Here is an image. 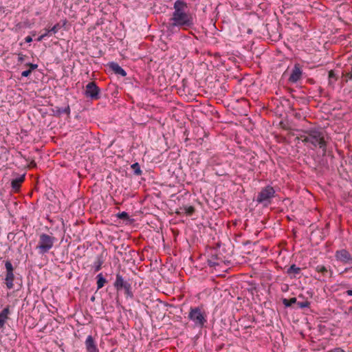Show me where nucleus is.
<instances>
[{"mask_svg": "<svg viewBox=\"0 0 352 352\" xmlns=\"http://www.w3.org/2000/svg\"><path fill=\"white\" fill-rule=\"evenodd\" d=\"M187 3L183 0H177L174 3V12L170 18L172 21L168 29L173 30L175 27H180L184 30L190 29L194 25L192 14L187 12Z\"/></svg>", "mask_w": 352, "mask_h": 352, "instance_id": "obj_1", "label": "nucleus"}, {"mask_svg": "<svg viewBox=\"0 0 352 352\" xmlns=\"http://www.w3.org/2000/svg\"><path fill=\"white\" fill-rule=\"evenodd\" d=\"M307 136L302 140L303 142L311 143L314 146H319L323 150V155L326 153V142L324 140L323 134L318 130H309L305 132Z\"/></svg>", "mask_w": 352, "mask_h": 352, "instance_id": "obj_2", "label": "nucleus"}, {"mask_svg": "<svg viewBox=\"0 0 352 352\" xmlns=\"http://www.w3.org/2000/svg\"><path fill=\"white\" fill-rule=\"evenodd\" d=\"M113 286L117 292L124 291V294L127 298H133L134 296L132 292L131 283L130 282V280L126 279L120 273L116 274Z\"/></svg>", "mask_w": 352, "mask_h": 352, "instance_id": "obj_3", "label": "nucleus"}, {"mask_svg": "<svg viewBox=\"0 0 352 352\" xmlns=\"http://www.w3.org/2000/svg\"><path fill=\"white\" fill-rule=\"evenodd\" d=\"M55 241V237L47 234L43 233L39 236V241L36 246V249L38 250L40 254H45L52 249Z\"/></svg>", "mask_w": 352, "mask_h": 352, "instance_id": "obj_4", "label": "nucleus"}, {"mask_svg": "<svg viewBox=\"0 0 352 352\" xmlns=\"http://www.w3.org/2000/svg\"><path fill=\"white\" fill-rule=\"evenodd\" d=\"M275 190L273 187L267 186L263 188L261 192L258 193L256 197V201L259 204H264L267 206V204L270 203V199L274 197Z\"/></svg>", "mask_w": 352, "mask_h": 352, "instance_id": "obj_5", "label": "nucleus"}, {"mask_svg": "<svg viewBox=\"0 0 352 352\" xmlns=\"http://www.w3.org/2000/svg\"><path fill=\"white\" fill-rule=\"evenodd\" d=\"M205 317L206 316L200 308H190L188 318L190 320L193 321L197 326L202 327L204 325L205 322H206Z\"/></svg>", "mask_w": 352, "mask_h": 352, "instance_id": "obj_6", "label": "nucleus"}, {"mask_svg": "<svg viewBox=\"0 0 352 352\" xmlns=\"http://www.w3.org/2000/svg\"><path fill=\"white\" fill-rule=\"evenodd\" d=\"M100 89L95 82H89L85 87V96L91 100H98L100 98Z\"/></svg>", "mask_w": 352, "mask_h": 352, "instance_id": "obj_7", "label": "nucleus"}, {"mask_svg": "<svg viewBox=\"0 0 352 352\" xmlns=\"http://www.w3.org/2000/svg\"><path fill=\"white\" fill-rule=\"evenodd\" d=\"M336 257L337 260L344 263H352V256L350 253L346 250H340L336 252Z\"/></svg>", "mask_w": 352, "mask_h": 352, "instance_id": "obj_8", "label": "nucleus"}, {"mask_svg": "<svg viewBox=\"0 0 352 352\" xmlns=\"http://www.w3.org/2000/svg\"><path fill=\"white\" fill-rule=\"evenodd\" d=\"M302 76V70L299 64H295L292 72L289 78V81L294 83L296 82Z\"/></svg>", "mask_w": 352, "mask_h": 352, "instance_id": "obj_9", "label": "nucleus"}, {"mask_svg": "<svg viewBox=\"0 0 352 352\" xmlns=\"http://www.w3.org/2000/svg\"><path fill=\"white\" fill-rule=\"evenodd\" d=\"M85 344L87 352H99L96 342L91 336H87Z\"/></svg>", "mask_w": 352, "mask_h": 352, "instance_id": "obj_10", "label": "nucleus"}, {"mask_svg": "<svg viewBox=\"0 0 352 352\" xmlns=\"http://www.w3.org/2000/svg\"><path fill=\"white\" fill-rule=\"evenodd\" d=\"M108 66L116 74H118L122 76H125L126 75V72L117 63L111 62L108 64Z\"/></svg>", "mask_w": 352, "mask_h": 352, "instance_id": "obj_11", "label": "nucleus"}, {"mask_svg": "<svg viewBox=\"0 0 352 352\" xmlns=\"http://www.w3.org/2000/svg\"><path fill=\"white\" fill-rule=\"evenodd\" d=\"M286 272L291 278H296L300 274L301 268L293 264L287 269Z\"/></svg>", "mask_w": 352, "mask_h": 352, "instance_id": "obj_12", "label": "nucleus"}, {"mask_svg": "<svg viewBox=\"0 0 352 352\" xmlns=\"http://www.w3.org/2000/svg\"><path fill=\"white\" fill-rule=\"evenodd\" d=\"M25 175H21L18 177L13 179L11 182V187L14 191H18L21 187V184L24 181Z\"/></svg>", "mask_w": 352, "mask_h": 352, "instance_id": "obj_13", "label": "nucleus"}, {"mask_svg": "<svg viewBox=\"0 0 352 352\" xmlns=\"http://www.w3.org/2000/svg\"><path fill=\"white\" fill-rule=\"evenodd\" d=\"M9 314H10L9 306H7L6 307H5L0 313V328L3 327Z\"/></svg>", "mask_w": 352, "mask_h": 352, "instance_id": "obj_14", "label": "nucleus"}, {"mask_svg": "<svg viewBox=\"0 0 352 352\" xmlns=\"http://www.w3.org/2000/svg\"><path fill=\"white\" fill-rule=\"evenodd\" d=\"M316 270L322 274L324 277H331L333 272L331 270H328L327 268L324 265H317Z\"/></svg>", "mask_w": 352, "mask_h": 352, "instance_id": "obj_15", "label": "nucleus"}, {"mask_svg": "<svg viewBox=\"0 0 352 352\" xmlns=\"http://www.w3.org/2000/svg\"><path fill=\"white\" fill-rule=\"evenodd\" d=\"M14 279V276L13 272H6L5 280H6V285L8 289H11L13 288Z\"/></svg>", "mask_w": 352, "mask_h": 352, "instance_id": "obj_16", "label": "nucleus"}, {"mask_svg": "<svg viewBox=\"0 0 352 352\" xmlns=\"http://www.w3.org/2000/svg\"><path fill=\"white\" fill-rule=\"evenodd\" d=\"M53 111L54 113V116H60L63 113H66L67 115L69 116L70 113V107L69 104H67L64 108L56 107V109L53 110Z\"/></svg>", "mask_w": 352, "mask_h": 352, "instance_id": "obj_17", "label": "nucleus"}, {"mask_svg": "<svg viewBox=\"0 0 352 352\" xmlns=\"http://www.w3.org/2000/svg\"><path fill=\"white\" fill-rule=\"evenodd\" d=\"M103 263H104V259H103L102 254L98 256L96 258V261L94 262V270L96 272H98L99 270H101Z\"/></svg>", "mask_w": 352, "mask_h": 352, "instance_id": "obj_18", "label": "nucleus"}, {"mask_svg": "<svg viewBox=\"0 0 352 352\" xmlns=\"http://www.w3.org/2000/svg\"><path fill=\"white\" fill-rule=\"evenodd\" d=\"M97 289H100L103 287L104 285L107 283L106 278L100 273L97 275Z\"/></svg>", "mask_w": 352, "mask_h": 352, "instance_id": "obj_19", "label": "nucleus"}, {"mask_svg": "<svg viewBox=\"0 0 352 352\" xmlns=\"http://www.w3.org/2000/svg\"><path fill=\"white\" fill-rule=\"evenodd\" d=\"M296 303H297V298L295 297L291 298L289 299H287V298L283 299V304L287 307H292L293 305L296 304Z\"/></svg>", "mask_w": 352, "mask_h": 352, "instance_id": "obj_20", "label": "nucleus"}, {"mask_svg": "<svg viewBox=\"0 0 352 352\" xmlns=\"http://www.w3.org/2000/svg\"><path fill=\"white\" fill-rule=\"evenodd\" d=\"M338 80V76L335 73L333 70H330L329 72V84L330 85H333V80L336 81Z\"/></svg>", "mask_w": 352, "mask_h": 352, "instance_id": "obj_21", "label": "nucleus"}, {"mask_svg": "<svg viewBox=\"0 0 352 352\" xmlns=\"http://www.w3.org/2000/svg\"><path fill=\"white\" fill-rule=\"evenodd\" d=\"M131 168L133 170L134 174L136 175H142V170L140 168V166L138 162H135L131 165Z\"/></svg>", "mask_w": 352, "mask_h": 352, "instance_id": "obj_22", "label": "nucleus"}, {"mask_svg": "<svg viewBox=\"0 0 352 352\" xmlns=\"http://www.w3.org/2000/svg\"><path fill=\"white\" fill-rule=\"evenodd\" d=\"M116 217L118 218L124 220V221H131L129 214L126 212H122L118 213L116 214Z\"/></svg>", "mask_w": 352, "mask_h": 352, "instance_id": "obj_23", "label": "nucleus"}, {"mask_svg": "<svg viewBox=\"0 0 352 352\" xmlns=\"http://www.w3.org/2000/svg\"><path fill=\"white\" fill-rule=\"evenodd\" d=\"M218 259L217 255H212L211 256V258L208 260V264L210 267H215L217 265H219V263L215 262L214 260Z\"/></svg>", "mask_w": 352, "mask_h": 352, "instance_id": "obj_24", "label": "nucleus"}, {"mask_svg": "<svg viewBox=\"0 0 352 352\" xmlns=\"http://www.w3.org/2000/svg\"><path fill=\"white\" fill-rule=\"evenodd\" d=\"M184 210L185 211V213L188 216H191L195 211V208L191 206L184 207Z\"/></svg>", "mask_w": 352, "mask_h": 352, "instance_id": "obj_25", "label": "nucleus"}, {"mask_svg": "<svg viewBox=\"0 0 352 352\" xmlns=\"http://www.w3.org/2000/svg\"><path fill=\"white\" fill-rule=\"evenodd\" d=\"M6 272H12L14 271L13 266L10 261H6L5 263Z\"/></svg>", "mask_w": 352, "mask_h": 352, "instance_id": "obj_26", "label": "nucleus"}, {"mask_svg": "<svg viewBox=\"0 0 352 352\" xmlns=\"http://www.w3.org/2000/svg\"><path fill=\"white\" fill-rule=\"evenodd\" d=\"M296 305L300 308H305V307H308L309 306L310 302L309 301H307V300H305V301H302V302L297 301Z\"/></svg>", "mask_w": 352, "mask_h": 352, "instance_id": "obj_27", "label": "nucleus"}, {"mask_svg": "<svg viewBox=\"0 0 352 352\" xmlns=\"http://www.w3.org/2000/svg\"><path fill=\"white\" fill-rule=\"evenodd\" d=\"M270 36L273 37L274 40H278L280 38V34L276 29L275 31L272 30V33L270 34Z\"/></svg>", "mask_w": 352, "mask_h": 352, "instance_id": "obj_28", "label": "nucleus"}, {"mask_svg": "<svg viewBox=\"0 0 352 352\" xmlns=\"http://www.w3.org/2000/svg\"><path fill=\"white\" fill-rule=\"evenodd\" d=\"M60 29V25L59 23H56V25H54L50 30V31H51L52 32H53L54 34H56L59 30Z\"/></svg>", "mask_w": 352, "mask_h": 352, "instance_id": "obj_29", "label": "nucleus"}, {"mask_svg": "<svg viewBox=\"0 0 352 352\" xmlns=\"http://www.w3.org/2000/svg\"><path fill=\"white\" fill-rule=\"evenodd\" d=\"M25 65L26 67H30L29 70H31V72L38 67V65L37 64H34V63H28Z\"/></svg>", "mask_w": 352, "mask_h": 352, "instance_id": "obj_30", "label": "nucleus"}, {"mask_svg": "<svg viewBox=\"0 0 352 352\" xmlns=\"http://www.w3.org/2000/svg\"><path fill=\"white\" fill-rule=\"evenodd\" d=\"M25 57L26 56L21 53L18 54V63H23Z\"/></svg>", "mask_w": 352, "mask_h": 352, "instance_id": "obj_31", "label": "nucleus"}, {"mask_svg": "<svg viewBox=\"0 0 352 352\" xmlns=\"http://www.w3.org/2000/svg\"><path fill=\"white\" fill-rule=\"evenodd\" d=\"M15 236H16V234H14L13 232H9L8 234L7 239L9 241H13L14 239Z\"/></svg>", "mask_w": 352, "mask_h": 352, "instance_id": "obj_32", "label": "nucleus"}, {"mask_svg": "<svg viewBox=\"0 0 352 352\" xmlns=\"http://www.w3.org/2000/svg\"><path fill=\"white\" fill-rule=\"evenodd\" d=\"M31 73H32L31 70H29V69L25 70L21 73V76L28 77L31 74Z\"/></svg>", "mask_w": 352, "mask_h": 352, "instance_id": "obj_33", "label": "nucleus"}, {"mask_svg": "<svg viewBox=\"0 0 352 352\" xmlns=\"http://www.w3.org/2000/svg\"><path fill=\"white\" fill-rule=\"evenodd\" d=\"M36 166V164L34 160H32L30 163L29 167L30 168H35Z\"/></svg>", "mask_w": 352, "mask_h": 352, "instance_id": "obj_34", "label": "nucleus"}, {"mask_svg": "<svg viewBox=\"0 0 352 352\" xmlns=\"http://www.w3.org/2000/svg\"><path fill=\"white\" fill-rule=\"evenodd\" d=\"M25 41L26 43H30L32 41V38L30 36H28L25 37Z\"/></svg>", "mask_w": 352, "mask_h": 352, "instance_id": "obj_35", "label": "nucleus"}, {"mask_svg": "<svg viewBox=\"0 0 352 352\" xmlns=\"http://www.w3.org/2000/svg\"><path fill=\"white\" fill-rule=\"evenodd\" d=\"M51 32V31H50V30H45V32L44 34H43V35L46 37L47 36L50 35V33Z\"/></svg>", "mask_w": 352, "mask_h": 352, "instance_id": "obj_36", "label": "nucleus"}, {"mask_svg": "<svg viewBox=\"0 0 352 352\" xmlns=\"http://www.w3.org/2000/svg\"><path fill=\"white\" fill-rule=\"evenodd\" d=\"M44 38L45 36L43 34H41L39 37L37 38L36 41H41Z\"/></svg>", "mask_w": 352, "mask_h": 352, "instance_id": "obj_37", "label": "nucleus"}, {"mask_svg": "<svg viewBox=\"0 0 352 352\" xmlns=\"http://www.w3.org/2000/svg\"><path fill=\"white\" fill-rule=\"evenodd\" d=\"M346 293L347 294V295L352 296V289L347 290Z\"/></svg>", "mask_w": 352, "mask_h": 352, "instance_id": "obj_38", "label": "nucleus"}, {"mask_svg": "<svg viewBox=\"0 0 352 352\" xmlns=\"http://www.w3.org/2000/svg\"><path fill=\"white\" fill-rule=\"evenodd\" d=\"M346 78H348L349 79H352V74H351V73H347L346 74Z\"/></svg>", "mask_w": 352, "mask_h": 352, "instance_id": "obj_39", "label": "nucleus"}, {"mask_svg": "<svg viewBox=\"0 0 352 352\" xmlns=\"http://www.w3.org/2000/svg\"><path fill=\"white\" fill-rule=\"evenodd\" d=\"M214 56H216V57H219V56H220L219 53L216 52V53L214 54Z\"/></svg>", "mask_w": 352, "mask_h": 352, "instance_id": "obj_40", "label": "nucleus"}, {"mask_svg": "<svg viewBox=\"0 0 352 352\" xmlns=\"http://www.w3.org/2000/svg\"><path fill=\"white\" fill-rule=\"evenodd\" d=\"M95 299H96V298H95V296H93L91 298V300L92 302H94V301H95Z\"/></svg>", "mask_w": 352, "mask_h": 352, "instance_id": "obj_41", "label": "nucleus"}]
</instances>
